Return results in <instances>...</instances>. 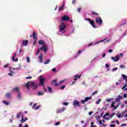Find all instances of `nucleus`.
Segmentation results:
<instances>
[{"label":"nucleus","instance_id":"nucleus-23","mask_svg":"<svg viewBox=\"0 0 127 127\" xmlns=\"http://www.w3.org/2000/svg\"><path fill=\"white\" fill-rule=\"evenodd\" d=\"M28 43V40H25V41H23V45H24V46H26Z\"/></svg>","mask_w":127,"mask_h":127},{"label":"nucleus","instance_id":"nucleus-55","mask_svg":"<svg viewBox=\"0 0 127 127\" xmlns=\"http://www.w3.org/2000/svg\"><path fill=\"white\" fill-rule=\"evenodd\" d=\"M116 127V125L115 124H112L110 125V127Z\"/></svg>","mask_w":127,"mask_h":127},{"label":"nucleus","instance_id":"nucleus-49","mask_svg":"<svg viewBox=\"0 0 127 127\" xmlns=\"http://www.w3.org/2000/svg\"><path fill=\"white\" fill-rule=\"evenodd\" d=\"M61 110V112L62 113V112H64L65 111L64 108H62Z\"/></svg>","mask_w":127,"mask_h":127},{"label":"nucleus","instance_id":"nucleus-4","mask_svg":"<svg viewBox=\"0 0 127 127\" xmlns=\"http://www.w3.org/2000/svg\"><path fill=\"white\" fill-rule=\"evenodd\" d=\"M95 21L96 23L99 24V25H101L103 23V20L102 19H101V17H98L95 19Z\"/></svg>","mask_w":127,"mask_h":127},{"label":"nucleus","instance_id":"nucleus-45","mask_svg":"<svg viewBox=\"0 0 127 127\" xmlns=\"http://www.w3.org/2000/svg\"><path fill=\"white\" fill-rule=\"evenodd\" d=\"M39 52H40V49H38V51L37 52L36 55H37V54H38V53H39Z\"/></svg>","mask_w":127,"mask_h":127},{"label":"nucleus","instance_id":"nucleus-25","mask_svg":"<svg viewBox=\"0 0 127 127\" xmlns=\"http://www.w3.org/2000/svg\"><path fill=\"white\" fill-rule=\"evenodd\" d=\"M38 96H42L43 95H44V93L43 92H42V91H39L37 93Z\"/></svg>","mask_w":127,"mask_h":127},{"label":"nucleus","instance_id":"nucleus-29","mask_svg":"<svg viewBox=\"0 0 127 127\" xmlns=\"http://www.w3.org/2000/svg\"><path fill=\"white\" fill-rule=\"evenodd\" d=\"M49 62H50V60H47L44 63V64L46 65V64H49Z\"/></svg>","mask_w":127,"mask_h":127},{"label":"nucleus","instance_id":"nucleus-13","mask_svg":"<svg viewBox=\"0 0 127 127\" xmlns=\"http://www.w3.org/2000/svg\"><path fill=\"white\" fill-rule=\"evenodd\" d=\"M20 68H21V67L19 66V67L17 68H13L12 67H10L9 68V71L10 73H12V74H14V71H13L14 70H19V69H20Z\"/></svg>","mask_w":127,"mask_h":127},{"label":"nucleus","instance_id":"nucleus-5","mask_svg":"<svg viewBox=\"0 0 127 127\" xmlns=\"http://www.w3.org/2000/svg\"><path fill=\"white\" fill-rule=\"evenodd\" d=\"M39 81L40 85L44 86V82H45V78H44L43 76H40Z\"/></svg>","mask_w":127,"mask_h":127},{"label":"nucleus","instance_id":"nucleus-40","mask_svg":"<svg viewBox=\"0 0 127 127\" xmlns=\"http://www.w3.org/2000/svg\"><path fill=\"white\" fill-rule=\"evenodd\" d=\"M37 105V103H35L33 106L32 107V109H34V108H35V107H36V106Z\"/></svg>","mask_w":127,"mask_h":127},{"label":"nucleus","instance_id":"nucleus-2","mask_svg":"<svg viewBox=\"0 0 127 127\" xmlns=\"http://www.w3.org/2000/svg\"><path fill=\"white\" fill-rule=\"evenodd\" d=\"M30 86H32L33 90H36V89H37L38 88L37 85H35V84L33 82L29 81L27 83L25 84V86L26 87L28 91H29L30 90L29 87H30Z\"/></svg>","mask_w":127,"mask_h":127},{"label":"nucleus","instance_id":"nucleus-50","mask_svg":"<svg viewBox=\"0 0 127 127\" xmlns=\"http://www.w3.org/2000/svg\"><path fill=\"white\" fill-rule=\"evenodd\" d=\"M40 108V106H38L35 108V110H38Z\"/></svg>","mask_w":127,"mask_h":127},{"label":"nucleus","instance_id":"nucleus-39","mask_svg":"<svg viewBox=\"0 0 127 127\" xmlns=\"http://www.w3.org/2000/svg\"><path fill=\"white\" fill-rule=\"evenodd\" d=\"M63 104H64V106H68L69 103H68V102H64Z\"/></svg>","mask_w":127,"mask_h":127},{"label":"nucleus","instance_id":"nucleus-63","mask_svg":"<svg viewBox=\"0 0 127 127\" xmlns=\"http://www.w3.org/2000/svg\"><path fill=\"white\" fill-rule=\"evenodd\" d=\"M18 127H22V124H20Z\"/></svg>","mask_w":127,"mask_h":127},{"label":"nucleus","instance_id":"nucleus-31","mask_svg":"<svg viewBox=\"0 0 127 127\" xmlns=\"http://www.w3.org/2000/svg\"><path fill=\"white\" fill-rule=\"evenodd\" d=\"M78 77H79V75L78 74H76L74 77V80L76 81L77 80V78H78Z\"/></svg>","mask_w":127,"mask_h":127},{"label":"nucleus","instance_id":"nucleus-57","mask_svg":"<svg viewBox=\"0 0 127 127\" xmlns=\"http://www.w3.org/2000/svg\"><path fill=\"white\" fill-rule=\"evenodd\" d=\"M109 67H110V65H109V64H106V68H109Z\"/></svg>","mask_w":127,"mask_h":127},{"label":"nucleus","instance_id":"nucleus-27","mask_svg":"<svg viewBox=\"0 0 127 127\" xmlns=\"http://www.w3.org/2000/svg\"><path fill=\"white\" fill-rule=\"evenodd\" d=\"M3 104H4V105H6V106H8V105H9V103H8V102L5 100L3 101Z\"/></svg>","mask_w":127,"mask_h":127},{"label":"nucleus","instance_id":"nucleus-34","mask_svg":"<svg viewBox=\"0 0 127 127\" xmlns=\"http://www.w3.org/2000/svg\"><path fill=\"white\" fill-rule=\"evenodd\" d=\"M26 59H27V62H28V63H29V62H30V58H29V57H27Z\"/></svg>","mask_w":127,"mask_h":127},{"label":"nucleus","instance_id":"nucleus-6","mask_svg":"<svg viewBox=\"0 0 127 127\" xmlns=\"http://www.w3.org/2000/svg\"><path fill=\"white\" fill-rule=\"evenodd\" d=\"M48 49V45H45L43 46V47L40 48V50L41 51H44L45 53H46L47 52V50Z\"/></svg>","mask_w":127,"mask_h":127},{"label":"nucleus","instance_id":"nucleus-35","mask_svg":"<svg viewBox=\"0 0 127 127\" xmlns=\"http://www.w3.org/2000/svg\"><path fill=\"white\" fill-rule=\"evenodd\" d=\"M115 115H116V113H113L109 116V118H110V119H112V118H113L115 116Z\"/></svg>","mask_w":127,"mask_h":127},{"label":"nucleus","instance_id":"nucleus-47","mask_svg":"<svg viewBox=\"0 0 127 127\" xmlns=\"http://www.w3.org/2000/svg\"><path fill=\"white\" fill-rule=\"evenodd\" d=\"M32 78V77H31V76H28V77H26V79H30Z\"/></svg>","mask_w":127,"mask_h":127},{"label":"nucleus","instance_id":"nucleus-28","mask_svg":"<svg viewBox=\"0 0 127 127\" xmlns=\"http://www.w3.org/2000/svg\"><path fill=\"white\" fill-rule=\"evenodd\" d=\"M21 122L22 123V124H23V123H25V120H24V119H23V115H22Z\"/></svg>","mask_w":127,"mask_h":127},{"label":"nucleus","instance_id":"nucleus-42","mask_svg":"<svg viewBox=\"0 0 127 127\" xmlns=\"http://www.w3.org/2000/svg\"><path fill=\"white\" fill-rule=\"evenodd\" d=\"M117 70H118V67H115V68H114L113 69H112V71L113 72H115V71H117Z\"/></svg>","mask_w":127,"mask_h":127},{"label":"nucleus","instance_id":"nucleus-54","mask_svg":"<svg viewBox=\"0 0 127 127\" xmlns=\"http://www.w3.org/2000/svg\"><path fill=\"white\" fill-rule=\"evenodd\" d=\"M44 90L45 92H47V89L45 88V86L44 85Z\"/></svg>","mask_w":127,"mask_h":127},{"label":"nucleus","instance_id":"nucleus-15","mask_svg":"<svg viewBox=\"0 0 127 127\" xmlns=\"http://www.w3.org/2000/svg\"><path fill=\"white\" fill-rule=\"evenodd\" d=\"M111 59H112L114 62H118V61L120 60V58H119V56H116L115 58L114 57H111Z\"/></svg>","mask_w":127,"mask_h":127},{"label":"nucleus","instance_id":"nucleus-41","mask_svg":"<svg viewBox=\"0 0 127 127\" xmlns=\"http://www.w3.org/2000/svg\"><path fill=\"white\" fill-rule=\"evenodd\" d=\"M125 65H123V64H121V65H120V68H121V69H123V68H125Z\"/></svg>","mask_w":127,"mask_h":127},{"label":"nucleus","instance_id":"nucleus-36","mask_svg":"<svg viewBox=\"0 0 127 127\" xmlns=\"http://www.w3.org/2000/svg\"><path fill=\"white\" fill-rule=\"evenodd\" d=\"M112 99H106L105 100V102H107V103H109V102H110V101H112Z\"/></svg>","mask_w":127,"mask_h":127},{"label":"nucleus","instance_id":"nucleus-10","mask_svg":"<svg viewBox=\"0 0 127 127\" xmlns=\"http://www.w3.org/2000/svg\"><path fill=\"white\" fill-rule=\"evenodd\" d=\"M72 105L74 107H80V102L74 100L72 103Z\"/></svg>","mask_w":127,"mask_h":127},{"label":"nucleus","instance_id":"nucleus-11","mask_svg":"<svg viewBox=\"0 0 127 127\" xmlns=\"http://www.w3.org/2000/svg\"><path fill=\"white\" fill-rule=\"evenodd\" d=\"M86 20H88V21H89V23H90V24H91L92 26L94 27V28H97V27H96V26H95V22H94V21L87 18L86 19Z\"/></svg>","mask_w":127,"mask_h":127},{"label":"nucleus","instance_id":"nucleus-30","mask_svg":"<svg viewBox=\"0 0 127 127\" xmlns=\"http://www.w3.org/2000/svg\"><path fill=\"white\" fill-rule=\"evenodd\" d=\"M117 116L118 118H119V119L121 118H123V116H122V114H117Z\"/></svg>","mask_w":127,"mask_h":127},{"label":"nucleus","instance_id":"nucleus-20","mask_svg":"<svg viewBox=\"0 0 127 127\" xmlns=\"http://www.w3.org/2000/svg\"><path fill=\"white\" fill-rule=\"evenodd\" d=\"M39 45H41L42 44V45L44 46H45L44 45L45 44V42L44 41H43L42 40H40L39 41Z\"/></svg>","mask_w":127,"mask_h":127},{"label":"nucleus","instance_id":"nucleus-7","mask_svg":"<svg viewBox=\"0 0 127 127\" xmlns=\"http://www.w3.org/2000/svg\"><path fill=\"white\" fill-rule=\"evenodd\" d=\"M111 39L107 40V39H105L104 40L99 41L95 43H94V45H96V44H98V43H100L101 42H104V43H108L109 41H110Z\"/></svg>","mask_w":127,"mask_h":127},{"label":"nucleus","instance_id":"nucleus-14","mask_svg":"<svg viewBox=\"0 0 127 127\" xmlns=\"http://www.w3.org/2000/svg\"><path fill=\"white\" fill-rule=\"evenodd\" d=\"M17 55V53H15L12 58V60L13 61H14L15 62H17V61H18V59H17V58H15V57Z\"/></svg>","mask_w":127,"mask_h":127},{"label":"nucleus","instance_id":"nucleus-48","mask_svg":"<svg viewBox=\"0 0 127 127\" xmlns=\"http://www.w3.org/2000/svg\"><path fill=\"white\" fill-rule=\"evenodd\" d=\"M6 97H7V98H9V97H10V94L7 93L6 94Z\"/></svg>","mask_w":127,"mask_h":127},{"label":"nucleus","instance_id":"nucleus-53","mask_svg":"<svg viewBox=\"0 0 127 127\" xmlns=\"http://www.w3.org/2000/svg\"><path fill=\"white\" fill-rule=\"evenodd\" d=\"M8 76H10V77H12V73H9L8 74Z\"/></svg>","mask_w":127,"mask_h":127},{"label":"nucleus","instance_id":"nucleus-44","mask_svg":"<svg viewBox=\"0 0 127 127\" xmlns=\"http://www.w3.org/2000/svg\"><path fill=\"white\" fill-rule=\"evenodd\" d=\"M65 88V85H63L62 86H61V89H62V90H63V89Z\"/></svg>","mask_w":127,"mask_h":127},{"label":"nucleus","instance_id":"nucleus-61","mask_svg":"<svg viewBox=\"0 0 127 127\" xmlns=\"http://www.w3.org/2000/svg\"><path fill=\"white\" fill-rule=\"evenodd\" d=\"M75 2H76V0H73V1H72V3H73V4H74V3H75Z\"/></svg>","mask_w":127,"mask_h":127},{"label":"nucleus","instance_id":"nucleus-52","mask_svg":"<svg viewBox=\"0 0 127 127\" xmlns=\"http://www.w3.org/2000/svg\"><path fill=\"white\" fill-rule=\"evenodd\" d=\"M97 93H98V91H94V92L92 93V95H95V94H97Z\"/></svg>","mask_w":127,"mask_h":127},{"label":"nucleus","instance_id":"nucleus-1","mask_svg":"<svg viewBox=\"0 0 127 127\" xmlns=\"http://www.w3.org/2000/svg\"><path fill=\"white\" fill-rule=\"evenodd\" d=\"M59 32H58V34L60 35H62V34H64V32H65V29H66V25L63 22H62L61 24L59 26Z\"/></svg>","mask_w":127,"mask_h":127},{"label":"nucleus","instance_id":"nucleus-43","mask_svg":"<svg viewBox=\"0 0 127 127\" xmlns=\"http://www.w3.org/2000/svg\"><path fill=\"white\" fill-rule=\"evenodd\" d=\"M60 125V122H57L55 123V126H59Z\"/></svg>","mask_w":127,"mask_h":127},{"label":"nucleus","instance_id":"nucleus-18","mask_svg":"<svg viewBox=\"0 0 127 127\" xmlns=\"http://www.w3.org/2000/svg\"><path fill=\"white\" fill-rule=\"evenodd\" d=\"M122 99H123V96H121V95H119L116 99V102L119 103V102H120Z\"/></svg>","mask_w":127,"mask_h":127},{"label":"nucleus","instance_id":"nucleus-46","mask_svg":"<svg viewBox=\"0 0 127 127\" xmlns=\"http://www.w3.org/2000/svg\"><path fill=\"white\" fill-rule=\"evenodd\" d=\"M117 56L119 57V58H120V57H123V54H120Z\"/></svg>","mask_w":127,"mask_h":127},{"label":"nucleus","instance_id":"nucleus-60","mask_svg":"<svg viewBox=\"0 0 127 127\" xmlns=\"http://www.w3.org/2000/svg\"><path fill=\"white\" fill-rule=\"evenodd\" d=\"M124 98H127V94H124Z\"/></svg>","mask_w":127,"mask_h":127},{"label":"nucleus","instance_id":"nucleus-26","mask_svg":"<svg viewBox=\"0 0 127 127\" xmlns=\"http://www.w3.org/2000/svg\"><path fill=\"white\" fill-rule=\"evenodd\" d=\"M48 91L49 92V93H53L52 88H51V87H48Z\"/></svg>","mask_w":127,"mask_h":127},{"label":"nucleus","instance_id":"nucleus-12","mask_svg":"<svg viewBox=\"0 0 127 127\" xmlns=\"http://www.w3.org/2000/svg\"><path fill=\"white\" fill-rule=\"evenodd\" d=\"M13 91H17L18 93L17 98L18 99H21V94L20 93H19V90H18V88L15 87L14 88Z\"/></svg>","mask_w":127,"mask_h":127},{"label":"nucleus","instance_id":"nucleus-3","mask_svg":"<svg viewBox=\"0 0 127 127\" xmlns=\"http://www.w3.org/2000/svg\"><path fill=\"white\" fill-rule=\"evenodd\" d=\"M122 76L124 78V80H125V82L126 83L124 84V86L122 88V90H125L127 86V76L125 74H122Z\"/></svg>","mask_w":127,"mask_h":127},{"label":"nucleus","instance_id":"nucleus-17","mask_svg":"<svg viewBox=\"0 0 127 127\" xmlns=\"http://www.w3.org/2000/svg\"><path fill=\"white\" fill-rule=\"evenodd\" d=\"M107 117H109V113H106V114H105L103 116V118L104 119H105V120H106L107 121H109L111 118H110V117H107Z\"/></svg>","mask_w":127,"mask_h":127},{"label":"nucleus","instance_id":"nucleus-37","mask_svg":"<svg viewBox=\"0 0 127 127\" xmlns=\"http://www.w3.org/2000/svg\"><path fill=\"white\" fill-rule=\"evenodd\" d=\"M56 113L57 114H59V113H62L61 112V109H57V111H56Z\"/></svg>","mask_w":127,"mask_h":127},{"label":"nucleus","instance_id":"nucleus-32","mask_svg":"<svg viewBox=\"0 0 127 127\" xmlns=\"http://www.w3.org/2000/svg\"><path fill=\"white\" fill-rule=\"evenodd\" d=\"M64 5H65V3H64L63 5L59 7V10H61V9H63V7H64Z\"/></svg>","mask_w":127,"mask_h":127},{"label":"nucleus","instance_id":"nucleus-64","mask_svg":"<svg viewBox=\"0 0 127 127\" xmlns=\"http://www.w3.org/2000/svg\"><path fill=\"white\" fill-rule=\"evenodd\" d=\"M28 127V125H26L25 126H23V127Z\"/></svg>","mask_w":127,"mask_h":127},{"label":"nucleus","instance_id":"nucleus-58","mask_svg":"<svg viewBox=\"0 0 127 127\" xmlns=\"http://www.w3.org/2000/svg\"><path fill=\"white\" fill-rule=\"evenodd\" d=\"M34 42L33 43L34 45H35V43H36V42L37 41V40L34 39Z\"/></svg>","mask_w":127,"mask_h":127},{"label":"nucleus","instance_id":"nucleus-51","mask_svg":"<svg viewBox=\"0 0 127 127\" xmlns=\"http://www.w3.org/2000/svg\"><path fill=\"white\" fill-rule=\"evenodd\" d=\"M99 124L100 126H101V125H103V123H102V121H99Z\"/></svg>","mask_w":127,"mask_h":127},{"label":"nucleus","instance_id":"nucleus-16","mask_svg":"<svg viewBox=\"0 0 127 127\" xmlns=\"http://www.w3.org/2000/svg\"><path fill=\"white\" fill-rule=\"evenodd\" d=\"M118 105L117 104L116 105L115 102H113L111 104V108H114V110H116V109H118Z\"/></svg>","mask_w":127,"mask_h":127},{"label":"nucleus","instance_id":"nucleus-56","mask_svg":"<svg viewBox=\"0 0 127 127\" xmlns=\"http://www.w3.org/2000/svg\"><path fill=\"white\" fill-rule=\"evenodd\" d=\"M81 7L79 8L78 9H77V11H78V12H80L81 11Z\"/></svg>","mask_w":127,"mask_h":127},{"label":"nucleus","instance_id":"nucleus-33","mask_svg":"<svg viewBox=\"0 0 127 127\" xmlns=\"http://www.w3.org/2000/svg\"><path fill=\"white\" fill-rule=\"evenodd\" d=\"M64 82H65V80H63L60 81L59 83V85H61V84L64 83Z\"/></svg>","mask_w":127,"mask_h":127},{"label":"nucleus","instance_id":"nucleus-62","mask_svg":"<svg viewBox=\"0 0 127 127\" xmlns=\"http://www.w3.org/2000/svg\"><path fill=\"white\" fill-rule=\"evenodd\" d=\"M92 114H93V112H89V115L91 116V115H92Z\"/></svg>","mask_w":127,"mask_h":127},{"label":"nucleus","instance_id":"nucleus-19","mask_svg":"<svg viewBox=\"0 0 127 127\" xmlns=\"http://www.w3.org/2000/svg\"><path fill=\"white\" fill-rule=\"evenodd\" d=\"M52 83L54 86H59V83H57V79L53 80Z\"/></svg>","mask_w":127,"mask_h":127},{"label":"nucleus","instance_id":"nucleus-24","mask_svg":"<svg viewBox=\"0 0 127 127\" xmlns=\"http://www.w3.org/2000/svg\"><path fill=\"white\" fill-rule=\"evenodd\" d=\"M20 116H21V117L22 116V114H21V112H19L18 114H17L16 115L17 119H19V118H20Z\"/></svg>","mask_w":127,"mask_h":127},{"label":"nucleus","instance_id":"nucleus-9","mask_svg":"<svg viewBox=\"0 0 127 127\" xmlns=\"http://www.w3.org/2000/svg\"><path fill=\"white\" fill-rule=\"evenodd\" d=\"M91 99H92L91 97H86L84 100H82L80 102L82 104H85V103H87V102L91 100Z\"/></svg>","mask_w":127,"mask_h":127},{"label":"nucleus","instance_id":"nucleus-8","mask_svg":"<svg viewBox=\"0 0 127 127\" xmlns=\"http://www.w3.org/2000/svg\"><path fill=\"white\" fill-rule=\"evenodd\" d=\"M70 19V17L69 16L65 15L61 18V20L63 21H68Z\"/></svg>","mask_w":127,"mask_h":127},{"label":"nucleus","instance_id":"nucleus-59","mask_svg":"<svg viewBox=\"0 0 127 127\" xmlns=\"http://www.w3.org/2000/svg\"><path fill=\"white\" fill-rule=\"evenodd\" d=\"M52 71L53 72H56V69H55V68H53V69H52Z\"/></svg>","mask_w":127,"mask_h":127},{"label":"nucleus","instance_id":"nucleus-38","mask_svg":"<svg viewBox=\"0 0 127 127\" xmlns=\"http://www.w3.org/2000/svg\"><path fill=\"white\" fill-rule=\"evenodd\" d=\"M100 102H101V99H98V100H97V101H96V104H97V105H99V104H100Z\"/></svg>","mask_w":127,"mask_h":127},{"label":"nucleus","instance_id":"nucleus-21","mask_svg":"<svg viewBox=\"0 0 127 127\" xmlns=\"http://www.w3.org/2000/svg\"><path fill=\"white\" fill-rule=\"evenodd\" d=\"M32 36L34 39L37 40V37H36V33H35V32H33Z\"/></svg>","mask_w":127,"mask_h":127},{"label":"nucleus","instance_id":"nucleus-22","mask_svg":"<svg viewBox=\"0 0 127 127\" xmlns=\"http://www.w3.org/2000/svg\"><path fill=\"white\" fill-rule=\"evenodd\" d=\"M39 62L41 63L43 61V57L42 54L40 55V56L39 57Z\"/></svg>","mask_w":127,"mask_h":127}]
</instances>
